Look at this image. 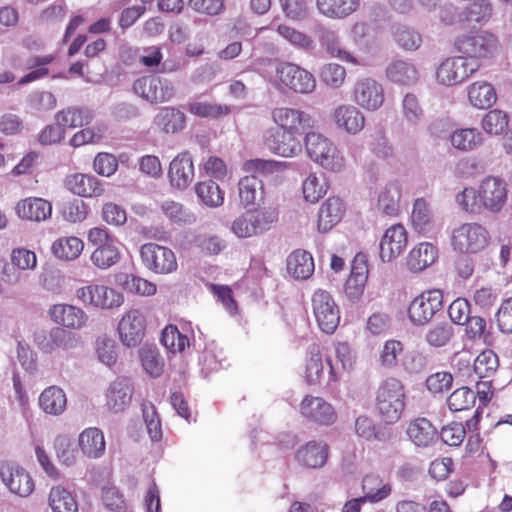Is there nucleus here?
<instances>
[{"instance_id":"obj_54","label":"nucleus","mask_w":512,"mask_h":512,"mask_svg":"<svg viewBox=\"0 0 512 512\" xmlns=\"http://www.w3.org/2000/svg\"><path fill=\"white\" fill-rule=\"evenodd\" d=\"M476 401V395L468 387H460L454 390L447 398V406L452 412H460L471 409Z\"/></svg>"},{"instance_id":"obj_46","label":"nucleus","mask_w":512,"mask_h":512,"mask_svg":"<svg viewBox=\"0 0 512 512\" xmlns=\"http://www.w3.org/2000/svg\"><path fill=\"white\" fill-rule=\"evenodd\" d=\"M53 512H77L78 505L72 494L62 486L52 487L48 497Z\"/></svg>"},{"instance_id":"obj_23","label":"nucleus","mask_w":512,"mask_h":512,"mask_svg":"<svg viewBox=\"0 0 512 512\" xmlns=\"http://www.w3.org/2000/svg\"><path fill=\"white\" fill-rule=\"evenodd\" d=\"M406 434L409 440L419 448L431 447L439 439L436 427L425 417H418L410 421Z\"/></svg>"},{"instance_id":"obj_29","label":"nucleus","mask_w":512,"mask_h":512,"mask_svg":"<svg viewBox=\"0 0 512 512\" xmlns=\"http://www.w3.org/2000/svg\"><path fill=\"white\" fill-rule=\"evenodd\" d=\"M298 133L277 132L266 139L269 149L282 157H294L301 153L302 145Z\"/></svg>"},{"instance_id":"obj_9","label":"nucleus","mask_w":512,"mask_h":512,"mask_svg":"<svg viewBox=\"0 0 512 512\" xmlns=\"http://www.w3.org/2000/svg\"><path fill=\"white\" fill-rule=\"evenodd\" d=\"M480 68V63L468 60L463 55L451 56L445 58L436 69V80L444 86L458 85Z\"/></svg>"},{"instance_id":"obj_32","label":"nucleus","mask_w":512,"mask_h":512,"mask_svg":"<svg viewBox=\"0 0 512 512\" xmlns=\"http://www.w3.org/2000/svg\"><path fill=\"white\" fill-rule=\"evenodd\" d=\"M438 257L437 248L428 242H422L411 249L406 265L412 272H421L432 265Z\"/></svg>"},{"instance_id":"obj_39","label":"nucleus","mask_w":512,"mask_h":512,"mask_svg":"<svg viewBox=\"0 0 512 512\" xmlns=\"http://www.w3.org/2000/svg\"><path fill=\"white\" fill-rule=\"evenodd\" d=\"M79 447L81 451L90 458L100 457L105 451V440L102 431L90 427L79 435Z\"/></svg>"},{"instance_id":"obj_49","label":"nucleus","mask_w":512,"mask_h":512,"mask_svg":"<svg viewBox=\"0 0 512 512\" xmlns=\"http://www.w3.org/2000/svg\"><path fill=\"white\" fill-rule=\"evenodd\" d=\"M328 184L323 175L310 173L302 185L303 196L310 203L318 202L326 193Z\"/></svg>"},{"instance_id":"obj_41","label":"nucleus","mask_w":512,"mask_h":512,"mask_svg":"<svg viewBox=\"0 0 512 512\" xmlns=\"http://www.w3.org/2000/svg\"><path fill=\"white\" fill-rule=\"evenodd\" d=\"M55 60L53 54L37 55L30 57L26 64L27 68L31 71L20 78L19 85H25L30 82L45 78L49 75L48 65Z\"/></svg>"},{"instance_id":"obj_12","label":"nucleus","mask_w":512,"mask_h":512,"mask_svg":"<svg viewBox=\"0 0 512 512\" xmlns=\"http://www.w3.org/2000/svg\"><path fill=\"white\" fill-rule=\"evenodd\" d=\"M312 311L319 328L332 334L340 322V310L332 295L323 289H317L311 298Z\"/></svg>"},{"instance_id":"obj_63","label":"nucleus","mask_w":512,"mask_h":512,"mask_svg":"<svg viewBox=\"0 0 512 512\" xmlns=\"http://www.w3.org/2000/svg\"><path fill=\"white\" fill-rule=\"evenodd\" d=\"M453 336V329L447 323L436 324L426 333L425 338L430 346L443 347Z\"/></svg>"},{"instance_id":"obj_52","label":"nucleus","mask_w":512,"mask_h":512,"mask_svg":"<svg viewBox=\"0 0 512 512\" xmlns=\"http://www.w3.org/2000/svg\"><path fill=\"white\" fill-rule=\"evenodd\" d=\"M161 210L170 221L179 225L191 224L195 221V216L189 209L173 200L164 201L161 204Z\"/></svg>"},{"instance_id":"obj_47","label":"nucleus","mask_w":512,"mask_h":512,"mask_svg":"<svg viewBox=\"0 0 512 512\" xmlns=\"http://www.w3.org/2000/svg\"><path fill=\"white\" fill-rule=\"evenodd\" d=\"M324 375V365L322 360V353L319 345H312L309 347L308 357L306 360V380L310 385H315L321 382Z\"/></svg>"},{"instance_id":"obj_38","label":"nucleus","mask_w":512,"mask_h":512,"mask_svg":"<svg viewBox=\"0 0 512 512\" xmlns=\"http://www.w3.org/2000/svg\"><path fill=\"white\" fill-rule=\"evenodd\" d=\"M362 491L363 499L370 503H378L391 494L392 488L379 475L367 474L362 480Z\"/></svg>"},{"instance_id":"obj_25","label":"nucleus","mask_w":512,"mask_h":512,"mask_svg":"<svg viewBox=\"0 0 512 512\" xmlns=\"http://www.w3.org/2000/svg\"><path fill=\"white\" fill-rule=\"evenodd\" d=\"M53 322L70 329H81L86 325L88 316L85 311L69 304H55L49 309Z\"/></svg>"},{"instance_id":"obj_48","label":"nucleus","mask_w":512,"mask_h":512,"mask_svg":"<svg viewBox=\"0 0 512 512\" xmlns=\"http://www.w3.org/2000/svg\"><path fill=\"white\" fill-rule=\"evenodd\" d=\"M198 198L209 207H219L224 202V193L212 180L198 182L195 185Z\"/></svg>"},{"instance_id":"obj_26","label":"nucleus","mask_w":512,"mask_h":512,"mask_svg":"<svg viewBox=\"0 0 512 512\" xmlns=\"http://www.w3.org/2000/svg\"><path fill=\"white\" fill-rule=\"evenodd\" d=\"M329 448L323 441H309L301 446L295 454V459L304 468L316 469L325 465Z\"/></svg>"},{"instance_id":"obj_7","label":"nucleus","mask_w":512,"mask_h":512,"mask_svg":"<svg viewBox=\"0 0 512 512\" xmlns=\"http://www.w3.org/2000/svg\"><path fill=\"white\" fill-rule=\"evenodd\" d=\"M490 242V233L477 222L463 223L452 231L451 245L454 250L475 254L484 250Z\"/></svg>"},{"instance_id":"obj_21","label":"nucleus","mask_w":512,"mask_h":512,"mask_svg":"<svg viewBox=\"0 0 512 512\" xmlns=\"http://www.w3.org/2000/svg\"><path fill=\"white\" fill-rule=\"evenodd\" d=\"M332 120L336 127L350 135L361 132L365 126L364 114L355 106L341 104L332 112Z\"/></svg>"},{"instance_id":"obj_2","label":"nucleus","mask_w":512,"mask_h":512,"mask_svg":"<svg viewBox=\"0 0 512 512\" xmlns=\"http://www.w3.org/2000/svg\"><path fill=\"white\" fill-rule=\"evenodd\" d=\"M405 401V387L399 379L388 377L379 384L375 395V408L386 424H394L401 418Z\"/></svg>"},{"instance_id":"obj_20","label":"nucleus","mask_w":512,"mask_h":512,"mask_svg":"<svg viewBox=\"0 0 512 512\" xmlns=\"http://www.w3.org/2000/svg\"><path fill=\"white\" fill-rule=\"evenodd\" d=\"M408 243L407 231L402 224L387 228L380 240V257L384 262L397 258Z\"/></svg>"},{"instance_id":"obj_11","label":"nucleus","mask_w":512,"mask_h":512,"mask_svg":"<svg viewBox=\"0 0 512 512\" xmlns=\"http://www.w3.org/2000/svg\"><path fill=\"white\" fill-rule=\"evenodd\" d=\"M443 307V293L440 289H429L416 296L409 304L407 315L413 325L429 323Z\"/></svg>"},{"instance_id":"obj_14","label":"nucleus","mask_w":512,"mask_h":512,"mask_svg":"<svg viewBox=\"0 0 512 512\" xmlns=\"http://www.w3.org/2000/svg\"><path fill=\"white\" fill-rule=\"evenodd\" d=\"M146 331V319L139 309L126 311L118 322L117 333L120 342L133 348L141 344Z\"/></svg>"},{"instance_id":"obj_30","label":"nucleus","mask_w":512,"mask_h":512,"mask_svg":"<svg viewBox=\"0 0 512 512\" xmlns=\"http://www.w3.org/2000/svg\"><path fill=\"white\" fill-rule=\"evenodd\" d=\"M345 212L343 201L338 197H329L320 207L318 230L325 233L337 225Z\"/></svg>"},{"instance_id":"obj_59","label":"nucleus","mask_w":512,"mask_h":512,"mask_svg":"<svg viewBox=\"0 0 512 512\" xmlns=\"http://www.w3.org/2000/svg\"><path fill=\"white\" fill-rule=\"evenodd\" d=\"M465 457L470 459H479L482 464L487 462L491 468H495V462L490 457L488 451H486L479 433L472 434L468 437L465 446Z\"/></svg>"},{"instance_id":"obj_4","label":"nucleus","mask_w":512,"mask_h":512,"mask_svg":"<svg viewBox=\"0 0 512 512\" xmlns=\"http://www.w3.org/2000/svg\"><path fill=\"white\" fill-rule=\"evenodd\" d=\"M453 46L457 53L478 63L495 57L501 47L498 38L488 31L460 35L455 38Z\"/></svg>"},{"instance_id":"obj_28","label":"nucleus","mask_w":512,"mask_h":512,"mask_svg":"<svg viewBox=\"0 0 512 512\" xmlns=\"http://www.w3.org/2000/svg\"><path fill=\"white\" fill-rule=\"evenodd\" d=\"M469 104L480 110L491 108L497 101L495 87L488 81L478 80L467 87Z\"/></svg>"},{"instance_id":"obj_19","label":"nucleus","mask_w":512,"mask_h":512,"mask_svg":"<svg viewBox=\"0 0 512 512\" xmlns=\"http://www.w3.org/2000/svg\"><path fill=\"white\" fill-rule=\"evenodd\" d=\"M168 179L171 187L177 190L186 189L194 179V165L188 151L177 154L170 162Z\"/></svg>"},{"instance_id":"obj_43","label":"nucleus","mask_w":512,"mask_h":512,"mask_svg":"<svg viewBox=\"0 0 512 512\" xmlns=\"http://www.w3.org/2000/svg\"><path fill=\"white\" fill-rule=\"evenodd\" d=\"M66 395L56 386L46 388L39 396V405L48 414L58 415L66 407Z\"/></svg>"},{"instance_id":"obj_10","label":"nucleus","mask_w":512,"mask_h":512,"mask_svg":"<svg viewBox=\"0 0 512 512\" xmlns=\"http://www.w3.org/2000/svg\"><path fill=\"white\" fill-rule=\"evenodd\" d=\"M139 254L143 266L155 274L167 275L177 271V258L169 247L149 242L140 247Z\"/></svg>"},{"instance_id":"obj_13","label":"nucleus","mask_w":512,"mask_h":512,"mask_svg":"<svg viewBox=\"0 0 512 512\" xmlns=\"http://www.w3.org/2000/svg\"><path fill=\"white\" fill-rule=\"evenodd\" d=\"M133 91L151 104L168 102L175 93L172 83L158 75H146L136 79Z\"/></svg>"},{"instance_id":"obj_3","label":"nucleus","mask_w":512,"mask_h":512,"mask_svg":"<svg viewBox=\"0 0 512 512\" xmlns=\"http://www.w3.org/2000/svg\"><path fill=\"white\" fill-rule=\"evenodd\" d=\"M308 157L323 169L340 173L346 168V159L337 145L326 136L309 132L304 139Z\"/></svg>"},{"instance_id":"obj_50","label":"nucleus","mask_w":512,"mask_h":512,"mask_svg":"<svg viewBox=\"0 0 512 512\" xmlns=\"http://www.w3.org/2000/svg\"><path fill=\"white\" fill-rule=\"evenodd\" d=\"M248 211L258 235L270 230L278 222L279 212L276 207H258Z\"/></svg>"},{"instance_id":"obj_45","label":"nucleus","mask_w":512,"mask_h":512,"mask_svg":"<svg viewBox=\"0 0 512 512\" xmlns=\"http://www.w3.org/2000/svg\"><path fill=\"white\" fill-rule=\"evenodd\" d=\"M432 222L433 215L427 201L424 198H417L411 212L413 229L419 233H427L432 227Z\"/></svg>"},{"instance_id":"obj_5","label":"nucleus","mask_w":512,"mask_h":512,"mask_svg":"<svg viewBox=\"0 0 512 512\" xmlns=\"http://www.w3.org/2000/svg\"><path fill=\"white\" fill-rule=\"evenodd\" d=\"M87 240L94 247L90 261L96 268L106 270L120 261L121 252L118 241L107 229L91 228L87 233Z\"/></svg>"},{"instance_id":"obj_40","label":"nucleus","mask_w":512,"mask_h":512,"mask_svg":"<svg viewBox=\"0 0 512 512\" xmlns=\"http://www.w3.org/2000/svg\"><path fill=\"white\" fill-rule=\"evenodd\" d=\"M450 142L455 149L467 152L481 146L483 136L476 128H460L451 133Z\"/></svg>"},{"instance_id":"obj_24","label":"nucleus","mask_w":512,"mask_h":512,"mask_svg":"<svg viewBox=\"0 0 512 512\" xmlns=\"http://www.w3.org/2000/svg\"><path fill=\"white\" fill-rule=\"evenodd\" d=\"M15 212L22 220L41 222L51 217L52 204L43 198L28 197L16 204Z\"/></svg>"},{"instance_id":"obj_16","label":"nucleus","mask_w":512,"mask_h":512,"mask_svg":"<svg viewBox=\"0 0 512 512\" xmlns=\"http://www.w3.org/2000/svg\"><path fill=\"white\" fill-rule=\"evenodd\" d=\"M0 477L7 488L20 497H27L34 491L35 483L32 476L16 463L2 462Z\"/></svg>"},{"instance_id":"obj_33","label":"nucleus","mask_w":512,"mask_h":512,"mask_svg":"<svg viewBox=\"0 0 512 512\" xmlns=\"http://www.w3.org/2000/svg\"><path fill=\"white\" fill-rule=\"evenodd\" d=\"M360 0H316L320 14L330 19H344L355 13Z\"/></svg>"},{"instance_id":"obj_55","label":"nucleus","mask_w":512,"mask_h":512,"mask_svg":"<svg viewBox=\"0 0 512 512\" xmlns=\"http://www.w3.org/2000/svg\"><path fill=\"white\" fill-rule=\"evenodd\" d=\"M508 124V115L500 109L488 111L481 120L482 129L490 135H500Z\"/></svg>"},{"instance_id":"obj_34","label":"nucleus","mask_w":512,"mask_h":512,"mask_svg":"<svg viewBox=\"0 0 512 512\" xmlns=\"http://www.w3.org/2000/svg\"><path fill=\"white\" fill-rule=\"evenodd\" d=\"M386 77L396 85L411 86L417 83L419 73L413 63L396 60L387 66Z\"/></svg>"},{"instance_id":"obj_1","label":"nucleus","mask_w":512,"mask_h":512,"mask_svg":"<svg viewBox=\"0 0 512 512\" xmlns=\"http://www.w3.org/2000/svg\"><path fill=\"white\" fill-rule=\"evenodd\" d=\"M508 188L504 179L486 176L477 188L465 187L456 195V202L466 213L478 215L483 212L497 214L506 206Z\"/></svg>"},{"instance_id":"obj_61","label":"nucleus","mask_w":512,"mask_h":512,"mask_svg":"<svg viewBox=\"0 0 512 512\" xmlns=\"http://www.w3.org/2000/svg\"><path fill=\"white\" fill-rule=\"evenodd\" d=\"M277 32L289 43L299 48L310 49L314 46V42L309 35L288 25H279Z\"/></svg>"},{"instance_id":"obj_62","label":"nucleus","mask_w":512,"mask_h":512,"mask_svg":"<svg viewBox=\"0 0 512 512\" xmlns=\"http://www.w3.org/2000/svg\"><path fill=\"white\" fill-rule=\"evenodd\" d=\"M321 80L328 86L339 88L346 79V70L337 63H328L321 68Z\"/></svg>"},{"instance_id":"obj_36","label":"nucleus","mask_w":512,"mask_h":512,"mask_svg":"<svg viewBox=\"0 0 512 512\" xmlns=\"http://www.w3.org/2000/svg\"><path fill=\"white\" fill-rule=\"evenodd\" d=\"M312 255L305 250H295L287 258V271L295 279L306 280L314 272Z\"/></svg>"},{"instance_id":"obj_64","label":"nucleus","mask_w":512,"mask_h":512,"mask_svg":"<svg viewBox=\"0 0 512 512\" xmlns=\"http://www.w3.org/2000/svg\"><path fill=\"white\" fill-rule=\"evenodd\" d=\"M403 344L398 340H387L380 352L379 362L381 366L392 368L397 365L398 356L403 353Z\"/></svg>"},{"instance_id":"obj_60","label":"nucleus","mask_w":512,"mask_h":512,"mask_svg":"<svg viewBox=\"0 0 512 512\" xmlns=\"http://www.w3.org/2000/svg\"><path fill=\"white\" fill-rule=\"evenodd\" d=\"M140 358L144 370L150 376L158 377L162 374L164 362L156 349L142 348L140 350Z\"/></svg>"},{"instance_id":"obj_53","label":"nucleus","mask_w":512,"mask_h":512,"mask_svg":"<svg viewBox=\"0 0 512 512\" xmlns=\"http://www.w3.org/2000/svg\"><path fill=\"white\" fill-rule=\"evenodd\" d=\"M499 366V360L496 353L492 350L482 351L474 360V372L481 379L490 378L495 374Z\"/></svg>"},{"instance_id":"obj_44","label":"nucleus","mask_w":512,"mask_h":512,"mask_svg":"<svg viewBox=\"0 0 512 512\" xmlns=\"http://www.w3.org/2000/svg\"><path fill=\"white\" fill-rule=\"evenodd\" d=\"M258 191H260V200L264 201L263 183L255 175L244 176L239 180L238 192L243 206L253 205Z\"/></svg>"},{"instance_id":"obj_18","label":"nucleus","mask_w":512,"mask_h":512,"mask_svg":"<svg viewBox=\"0 0 512 512\" xmlns=\"http://www.w3.org/2000/svg\"><path fill=\"white\" fill-rule=\"evenodd\" d=\"M273 122L282 130L302 134L312 126L311 116L303 110L287 106L276 107L271 112Z\"/></svg>"},{"instance_id":"obj_22","label":"nucleus","mask_w":512,"mask_h":512,"mask_svg":"<svg viewBox=\"0 0 512 512\" xmlns=\"http://www.w3.org/2000/svg\"><path fill=\"white\" fill-rule=\"evenodd\" d=\"M65 186L71 193L83 198L100 197L105 191L99 179L84 173L68 175L65 179Z\"/></svg>"},{"instance_id":"obj_27","label":"nucleus","mask_w":512,"mask_h":512,"mask_svg":"<svg viewBox=\"0 0 512 512\" xmlns=\"http://www.w3.org/2000/svg\"><path fill=\"white\" fill-rule=\"evenodd\" d=\"M133 387L127 378L114 380L106 393V406L112 412H121L129 406Z\"/></svg>"},{"instance_id":"obj_37","label":"nucleus","mask_w":512,"mask_h":512,"mask_svg":"<svg viewBox=\"0 0 512 512\" xmlns=\"http://www.w3.org/2000/svg\"><path fill=\"white\" fill-rule=\"evenodd\" d=\"M84 249V242L76 236L57 238L51 245V253L58 259L72 261L77 259Z\"/></svg>"},{"instance_id":"obj_15","label":"nucleus","mask_w":512,"mask_h":512,"mask_svg":"<svg viewBox=\"0 0 512 512\" xmlns=\"http://www.w3.org/2000/svg\"><path fill=\"white\" fill-rule=\"evenodd\" d=\"M299 411L306 420L322 426L332 425L338 418L333 405L318 396H305L299 404Z\"/></svg>"},{"instance_id":"obj_56","label":"nucleus","mask_w":512,"mask_h":512,"mask_svg":"<svg viewBox=\"0 0 512 512\" xmlns=\"http://www.w3.org/2000/svg\"><path fill=\"white\" fill-rule=\"evenodd\" d=\"M188 112L201 118H219L230 113V107L225 104L192 102L188 105Z\"/></svg>"},{"instance_id":"obj_57","label":"nucleus","mask_w":512,"mask_h":512,"mask_svg":"<svg viewBox=\"0 0 512 512\" xmlns=\"http://www.w3.org/2000/svg\"><path fill=\"white\" fill-rule=\"evenodd\" d=\"M161 342L172 353L182 352L189 346L188 337L182 334L175 325H168L163 329Z\"/></svg>"},{"instance_id":"obj_6","label":"nucleus","mask_w":512,"mask_h":512,"mask_svg":"<svg viewBox=\"0 0 512 512\" xmlns=\"http://www.w3.org/2000/svg\"><path fill=\"white\" fill-rule=\"evenodd\" d=\"M274 86L282 91L310 94L316 88V80L310 71L293 62L283 61L275 68Z\"/></svg>"},{"instance_id":"obj_42","label":"nucleus","mask_w":512,"mask_h":512,"mask_svg":"<svg viewBox=\"0 0 512 512\" xmlns=\"http://www.w3.org/2000/svg\"><path fill=\"white\" fill-rule=\"evenodd\" d=\"M118 284L128 293L135 295L152 296L157 292L155 283L133 274H120Z\"/></svg>"},{"instance_id":"obj_8","label":"nucleus","mask_w":512,"mask_h":512,"mask_svg":"<svg viewBox=\"0 0 512 512\" xmlns=\"http://www.w3.org/2000/svg\"><path fill=\"white\" fill-rule=\"evenodd\" d=\"M77 300L86 307L109 310L120 307L124 302L123 295L112 287L89 283L76 289Z\"/></svg>"},{"instance_id":"obj_51","label":"nucleus","mask_w":512,"mask_h":512,"mask_svg":"<svg viewBox=\"0 0 512 512\" xmlns=\"http://www.w3.org/2000/svg\"><path fill=\"white\" fill-rule=\"evenodd\" d=\"M401 190L396 184L387 185L378 198V208L384 214L395 216L399 211Z\"/></svg>"},{"instance_id":"obj_17","label":"nucleus","mask_w":512,"mask_h":512,"mask_svg":"<svg viewBox=\"0 0 512 512\" xmlns=\"http://www.w3.org/2000/svg\"><path fill=\"white\" fill-rule=\"evenodd\" d=\"M352 99L363 109L375 111L384 103V89L375 79L362 78L357 80L354 84Z\"/></svg>"},{"instance_id":"obj_31","label":"nucleus","mask_w":512,"mask_h":512,"mask_svg":"<svg viewBox=\"0 0 512 512\" xmlns=\"http://www.w3.org/2000/svg\"><path fill=\"white\" fill-rule=\"evenodd\" d=\"M75 338L70 332L62 328H53L47 334L36 337L37 347L44 353H51L57 349H70L75 345Z\"/></svg>"},{"instance_id":"obj_35","label":"nucleus","mask_w":512,"mask_h":512,"mask_svg":"<svg viewBox=\"0 0 512 512\" xmlns=\"http://www.w3.org/2000/svg\"><path fill=\"white\" fill-rule=\"evenodd\" d=\"M93 120V113L85 107L70 106L55 114V121L64 128H79L88 125Z\"/></svg>"},{"instance_id":"obj_58","label":"nucleus","mask_w":512,"mask_h":512,"mask_svg":"<svg viewBox=\"0 0 512 512\" xmlns=\"http://www.w3.org/2000/svg\"><path fill=\"white\" fill-rule=\"evenodd\" d=\"M159 125L167 133H175L185 125V115L174 107H165L157 116Z\"/></svg>"}]
</instances>
